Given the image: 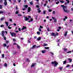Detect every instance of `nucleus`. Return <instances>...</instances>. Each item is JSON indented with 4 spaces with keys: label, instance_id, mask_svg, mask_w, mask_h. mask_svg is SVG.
<instances>
[{
    "label": "nucleus",
    "instance_id": "f257e3e1",
    "mask_svg": "<svg viewBox=\"0 0 73 73\" xmlns=\"http://www.w3.org/2000/svg\"><path fill=\"white\" fill-rule=\"evenodd\" d=\"M61 6L62 7L63 9L64 12H66V13L68 12V9H65V8H67V6H65L64 5H62Z\"/></svg>",
    "mask_w": 73,
    "mask_h": 73
},
{
    "label": "nucleus",
    "instance_id": "f03ea898",
    "mask_svg": "<svg viewBox=\"0 0 73 73\" xmlns=\"http://www.w3.org/2000/svg\"><path fill=\"white\" fill-rule=\"evenodd\" d=\"M51 63L52 65H54V66H55V67H56L57 66V65H58V63L56 61L52 62Z\"/></svg>",
    "mask_w": 73,
    "mask_h": 73
},
{
    "label": "nucleus",
    "instance_id": "7ed1b4c3",
    "mask_svg": "<svg viewBox=\"0 0 73 73\" xmlns=\"http://www.w3.org/2000/svg\"><path fill=\"white\" fill-rule=\"evenodd\" d=\"M10 33L11 34L12 37H13V36L15 37H16V35L15 33H11V32H10Z\"/></svg>",
    "mask_w": 73,
    "mask_h": 73
},
{
    "label": "nucleus",
    "instance_id": "20e7f679",
    "mask_svg": "<svg viewBox=\"0 0 73 73\" xmlns=\"http://www.w3.org/2000/svg\"><path fill=\"white\" fill-rule=\"evenodd\" d=\"M4 4L5 6H6V5H7V0H4Z\"/></svg>",
    "mask_w": 73,
    "mask_h": 73
},
{
    "label": "nucleus",
    "instance_id": "39448f33",
    "mask_svg": "<svg viewBox=\"0 0 73 73\" xmlns=\"http://www.w3.org/2000/svg\"><path fill=\"white\" fill-rule=\"evenodd\" d=\"M52 19L54 20V23H57V19H56L54 18V17H52Z\"/></svg>",
    "mask_w": 73,
    "mask_h": 73
},
{
    "label": "nucleus",
    "instance_id": "423d86ee",
    "mask_svg": "<svg viewBox=\"0 0 73 73\" xmlns=\"http://www.w3.org/2000/svg\"><path fill=\"white\" fill-rule=\"evenodd\" d=\"M25 17V21H28L29 19V18H28V17Z\"/></svg>",
    "mask_w": 73,
    "mask_h": 73
},
{
    "label": "nucleus",
    "instance_id": "0eeeda50",
    "mask_svg": "<svg viewBox=\"0 0 73 73\" xmlns=\"http://www.w3.org/2000/svg\"><path fill=\"white\" fill-rule=\"evenodd\" d=\"M27 29V27L25 26H23L22 28L21 29V30L22 31H24V30H25V29Z\"/></svg>",
    "mask_w": 73,
    "mask_h": 73
},
{
    "label": "nucleus",
    "instance_id": "6e6552de",
    "mask_svg": "<svg viewBox=\"0 0 73 73\" xmlns=\"http://www.w3.org/2000/svg\"><path fill=\"white\" fill-rule=\"evenodd\" d=\"M1 33V35H2L3 37H4V33H5V31H2Z\"/></svg>",
    "mask_w": 73,
    "mask_h": 73
},
{
    "label": "nucleus",
    "instance_id": "1a4fd4ad",
    "mask_svg": "<svg viewBox=\"0 0 73 73\" xmlns=\"http://www.w3.org/2000/svg\"><path fill=\"white\" fill-rule=\"evenodd\" d=\"M46 52V50H42L41 51V52L42 53H43V54H44L45 53V52Z\"/></svg>",
    "mask_w": 73,
    "mask_h": 73
},
{
    "label": "nucleus",
    "instance_id": "9d476101",
    "mask_svg": "<svg viewBox=\"0 0 73 73\" xmlns=\"http://www.w3.org/2000/svg\"><path fill=\"white\" fill-rule=\"evenodd\" d=\"M31 8L30 7H29L28 8V10L27 11L28 12H30V11H31Z\"/></svg>",
    "mask_w": 73,
    "mask_h": 73
},
{
    "label": "nucleus",
    "instance_id": "9b49d317",
    "mask_svg": "<svg viewBox=\"0 0 73 73\" xmlns=\"http://www.w3.org/2000/svg\"><path fill=\"white\" fill-rule=\"evenodd\" d=\"M67 33H68V32H67V31H66V32H65V34H64V36H65V37H66V36H67Z\"/></svg>",
    "mask_w": 73,
    "mask_h": 73
},
{
    "label": "nucleus",
    "instance_id": "f8f14e48",
    "mask_svg": "<svg viewBox=\"0 0 73 73\" xmlns=\"http://www.w3.org/2000/svg\"><path fill=\"white\" fill-rule=\"evenodd\" d=\"M37 11H38V13H40V12H41V10H40V9L39 8H38Z\"/></svg>",
    "mask_w": 73,
    "mask_h": 73
},
{
    "label": "nucleus",
    "instance_id": "ddd939ff",
    "mask_svg": "<svg viewBox=\"0 0 73 73\" xmlns=\"http://www.w3.org/2000/svg\"><path fill=\"white\" fill-rule=\"evenodd\" d=\"M41 37H39L37 38V40L38 41H40V40H41Z\"/></svg>",
    "mask_w": 73,
    "mask_h": 73
},
{
    "label": "nucleus",
    "instance_id": "4468645a",
    "mask_svg": "<svg viewBox=\"0 0 73 73\" xmlns=\"http://www.w3.org/2000/svg\"><path fill=\"white\" fill-rule=\"evenodd\" d=\"M35 64H33L31 66V68H33V67H34L35 66Z\"/></svg>",
    "mask_w": 73,
    "mask_h": 73
},
{
    "label": "nucleus",
    "instance_id": "2eb2a0df",
    "mask_svg": "<svg viewBox=\"0 0 73 73\" xmlns=\"http://www.w3.org/2000/svg\"><path fill=\"white\" fill-rule=\"evenodd\" d=\"M5 23L6 24V25L7 26H8V23L7 21H5Z\"/></svg>",
    "mask_w": 73,
    "mask_h": 73
},
{
    "label": "nucleus",
    "instance_id": "dca6fc26",
    "mask_svg": "<svg viewBox=\"0 0 73 73\" xmlns=\"http://www.w3.org/2000/svg\"><path fill=\"white\" fill-rule=\"evenodd\" d=\"M24 7L25 8H28V5H24Z\"/></svg>",
    "mask_w": 73,
    "mask_h": 73
},
{
    "label": "nucleus",
    "instance_id": "f3484780",
    "mask_svg": "<svg viewBox=\"0 0 73 73\" xmlns=\"http://www.w3.org/2000/svg\"><path fill=\"white\" fill-rule=\"evenodd\" d=\"M59 1L61 3H64V1H62L61 0H60Z\"/></svg>",
    "mask_w": 73,
    "mask_h": 73
},
{
    "label": "nucleus",
    "instance_id": "a211bd4d",
    "mask_svg": "<svg viewBox=\"0 0 73 73\" xmlns=\"http://www.w3.org/2000/svg\"><path fill=\"white\" fill-rule=\"evenodd\" d=\"M44 49H49V47H45Z\"/></svg>",
    "mask_w": 73,
    "mask_h": 73
},
{
    "label": "nucleus",
    "instance_id": "6ab92c4d",
    "mask_svg": "<svg viewBox=\"0 0 73 73\" xmlns=\"http://www.w3.org/2000/svg\"><path fill=\"white\" fill-rule=\"evenodd\" d=\"M17 52L16 51H14L13 52V55H15V54H16L17 53Z\"/></svg>",
    "mask_w": 73,
    "mask_h": 73
},
{
    "label": "nucleus",
    "instance_id": "aec40b11",
    "mask_svg": "<svg viewBox=\"0 0 73 73\" xmlns=\"http://www.w3.org/2000/svg\"><path fill=\"white\" fill-rule=\"evenodd\" d=\"M68 60L70 61V62H72V60L71 58H69L68 59Z\"/></svg>",
    "mask_w": 73,
    "mask_h": 73
},
{
    "label": "nucleus",
    "instance_id": "412c9836",
    "mask_svg": "<svg viewBox=\"0 0 73 73\" xmlns=\"http://www.w3.org/2000/svg\"><path fill=\"white\" fill-rule=\"evenodd\" d=\"M3 6L0 5V9H2L3 8Z\"/></svg>",
    "mask_w": 73,
    "mask_h": 73
},
{
    "label": "nucleus",
    "instance_id": "4be33fe9",
    "mask_svg": "<svg viewBox=\"0 0 73 73\" xmlns=\"http://www.w3.org/2000/svg\"><path fill=\"white\" fill-rule=\"evenodd\" d=\"M51 35L52 36H54V35H55V33H52Z\"/></svg>",
    "mask_w": 73,
    "mask_h": 73
},
{
    "label": "nucleus",
    "instance_id": "5701e85b",
    "mask_svg": "<svg viewBox=\"0 0 73 73\" xmlns=\"http://www.w3.org/2000/svg\"><path fill=\"white\" fill-rule=\"evenodd\" d=\"M66 63V60H65L63 62V64H65Z\"/></svg>",
    "mask_w": 73,
    "mask_h": 73
},
{
    "label": "nucleus",
    "instance_id": "b1692460",
    "mask_svg": "<svg viewBox=\"0 0 73 73\" xmlns=\"http://www.w3.org/2000/svg\"><path fill=\"white\" fill-rule=\"evenodd\" d=\"M37 33L38 35H40V33L39 32V31H38L37 32Z\"/></svg>",
    "mask_w": 73,
    "mask_h": 73
},
{
    "label": "nucleus",
    "instance_id": "393cba45",
    "mask_svg": "<svg viewBox=\"0 0 73 73\" xmlns=\"http://www.w3.org/2000/svg\"><path fill=\"white\" fill-rule=\"evenodd\" d=\"M17 48L18 49H20V47L18 45H17Z\"/></svg>",
    "mask_w": 73,
    "mask_h": 73
},
{
    "label": "nucleus",
    "instance_id": "a878e982",
    "mask_svg": "<svg viewBox=\"0 0 73 73\" xmlns=\"http://www.w3.org/2000/svg\"><path fill=\"white\" fill-rule=\"evenodd\" d=\"M18 13H19V11H16L15 13V14H18Z\"/></svg>",
    "mask_w": 73,
    "mask_h": 73
},
{
    "label": "nucleus",
    "instance_id": "bb28decb",
    "mask_svg": "<svg viewBox=\"0 0 73 73\" xmlns=\"http://www.w3.org/2000/svg\"><path fill=\"white\" fill-rule=\"evenodd\" d=\"M46 12V10H45L43 11V13L44 15H45V13Z\"/></svg>",
    "mask_w": 73,
    "mask_h": 73
},
{
    "label": "nucleus",
    "instance_id": "cd10ccee",
    "mask_svg": "<svg viewBox=\"0 0 73 73\" xmlns=\"http://www.w3.org/2000/svg\"><path fill=\"white\" fill-rule=\"evenodd\" d=\"M3 45V46H4V47H5V46H7V44H4Z\"/></svg>",
    "mask_w": 73,
    "mask_h": 73
},
{
    "label": "nucleus",
    "instance_id": "c85d7f7f",
    "mask_svg": "<svg viewBox=\"0 0 73 73\" xmlns=\"http://www.w3.org/2000/svg\"><path fill=\"white\" fill-rule=\"evenodd\" d=\"M47 45H48V44H43V46H47Z\"/></svg>",
    "mask_w": 73,
    "mask_h": 73
},
{
    "label": "nucleus",
    "instance_id": "c756f323",
    "mask_svg": "<svg viewBox=\"0 0 73 73\" xmlns=\"http://www.w3.org/2000/svg\"><path fill=\"white\" fill-rule=\"evenodd\" d=\"M18 16L19 17L22 16V15L20 14H19L18 15Z\"/></svg>",
    "mask_w": 73,
    "mask_h": 73
},
{
    "label": "nucleus",
    "instance_id": "7c9ffc66",
    "mask_svg": "<svg viewBox=\"0 0 73 73\" xmlns=\"http://www.w3.org/2000/svg\"><path fill=\"white\" fill-rule=\"evenodd\" d=\"M4 13V12L3 11H0V14L1 13Z\"/></svg>",
    "mask_w": 73,
    "mask_h": 73
},
{
    "label": "nucleus",
    "instance_id": "2f4dec72",
    "mask_svg": "<svg viewBox=\"0 0 73 73\" xmlns=\"http://www.w3.org/2000/svg\"><path fill=\"white\" fill-rule=\"evenodd\" d=\"M4 66L6 67V66H7V64L6 63L5 64H4Z\"/></svg>",
    "mask_w": 73,
    "mask_h": 73
},
{
    "label": "nucleus",
    "instance_id": "473e14b6",
    "mask_svg": "<svg viewBox=\"0 0 73 73\" xmlns=\"http://www.w3.org/2000/svg\"><path fill=\"white\" fill-rule=\"evenodd\" d=\"M72 52V51H68L67 53H71Z\"/></svg>",
    "mask_w": 73,
    "mask_h": 73
},
{
    "label": "nucleus",
    "instance_id": "72a5a7b5",
    "mask_svg": "<svg viewBox=\"0 0 73 73\" xmlns=\"http://www.w3.org/2000/svg\"><path fill=\"white\" fill-rule=\"evenodd\" d=\"M2 58H3L4 57V54H3L2 55Z\"/></svg>",
    "mask_w": 73,
    "mask_h": 73
},
{
    "label": "nucleus",
    "instance_id": "f704fd0d",
    "mask_svg": "<svg viewBox=\"0 0 73 73\" xmlns=\"http://www.w3.org/2000/svg\"><path fill=\"white\" fill-rule=\"evenodd\" d=\"M64 51H67V50H68V49L67 48H64Z\"/></svg>",
    "mask_w": 73,
    "mask_h": 73
},
{
    "label": "nucleus",
    "instance_id": "c9c22d12",
    "mask_svg": "<svg viewBox=\"0 0 73 73\" xmlns=\"http://www.w3.org/2000/svg\"><path fill=\"white\" fill-rule=\"evenodd\" d=\"M66 1L67 2V3H70L69 1L68 0H66Z\"/></svg>",
    "mask_w": 73,
    "mask_h": 73
},
{
    "label": "nucleus",
    "instance_id": "e433bc0d",
    "mask_svg": "<svg viewBox=\"0 0 73 73\" xmlns=\"http://www.w3.org/2000/svg\"><path fill=\"white\" fill-rule=\"evenodd\" d=\"M27 61H28V62H30V60H29V59H27Z\"/></svg>",
    "mask_w": 73,
    "mask_h": 73
},
{
    "label": "nucleus",
    "instance_id": "4c0bfd02",
    "mask_svg": "<svg viewBox=\"0 0 73 73\" xmlns=\"http://www.w3.org/2000/svg\"><path fill=\"white\" fill-rule=\"evenodd\" d=\"M8 28L9 29H11L12 28V27H10L9 26H8Z\"/></svg>",
    "mask_w": 73,
    "mask_h": 73
},
{
    "label": "nucleus",
    "instance_id": "58836bf2",
    "mask_svg": "<svg viewBox=\"0 0 73 73\" xmlns=\"http://www.w3.org/2000/svg\"><path fill=\"white\" fill-rule=\"evenodd\" d=\"M30 4H31V5H33V2H31L30 3Z\"/></svg>",
    "mask_w": 73,
    "mask_h": 73
},
{
    "label": "nucleus",
    "instance_id": "ea45409f",
    "mask_svg": "<svg viewBox=\"0 0 73 73\" xmlns=\"http://www.w3.org/2000/svg\"><path fill=\"white\" fill-rule=\"evenodd\" d=\"M0 27H4V26L3 25H1Z\"/></svg>",
    "mask_w": 73,
    "mask_h": 73
},
{
    "label": "nucleus",
    "instance_id": "a19ab883",
    "mask_svg": "<svg viewBox=\"0 0 73 73\" xmlns=\"http://www.w3.org/2000/svg\"><path fill=\"white\" fill-rule=\"evenodd\" d=\"M3 37L4 39L5 40H6V37L4 36Z\"/></svg>",
    "mask_w": 73,
    "mask_h": 73
},
{
    "label": "nucleus",
    "instance_id": "79ce46f5",
    "mask_svg": "<svg viewBox=\"0 0 73 73\" xmlns=\"http://www.w3.org/2000/svg\"><path fill=\"white\" fill-rule=\"evenodd\" d=\"M31 21H33V18H31L30 20Z\"/></svg>",
    "mask_w": 73,
    "mask_h": 73
},
{
    "label": "nucleus",
    "instance_id": "37998d69",
    "mask_svg": "<svg viewBox=\"0 0 73 73\" xmlns=\"http://www.w3.org/2000/svg\"><path fill=\"white\" fill-rule=\"evenodd\" d=\"M38 30H39V32H41V29H40V28H39Z\"/></svg>",
    "mask_w": 73,
    "mask_h": 73
},
{
    "label": "nucleus",
    "instance_id": "c03bdc74",
    "mask_svg": "<svg viewBox=\"0 0 73 73\" xmlns=\"http://www.w3.org/2000/svg\"><path fill=\"white\" fill-rule=\"evenodd\" d=\"M69 66H70V65L68 64V65L66 66V67H67V68H68V67H69Z\"/></svg>",
    "mask_w": 73,
    "mask_h": 73
},
{
    "label": "nucleus",
    "instance_id": "a18cd8bd",
    "mask_svg": "<svg viewBox=\"0 0 73 73\" xmlns=\"http://www.w3.org/2000/svg\"><path fill=\"white\" fill-rule=\"evenodd\" d=\"M50 53L51 54H52V55H53V53L52 52H50Z\"/></svg>",
    "mask_w": 73,
    "mask_h": 73
},
{
    "label": "nucleus",
    "instance_id": "49530a36",
    "mask_svg": "<svg viewBox=\"0 0 73 73\" xmlns=\"http://www.w3.org/2000/svg\"><path fill=\"white\" fill-rule=\"evenodd\" d=\"M9 20V21H10L11 22H12V20L11 19H10Z\"/></svg>",
    "mask_w": 73,
    "mask_h": 73
},
{
    "label": "nucleus",
    "instance_id": "de8ad7c7",
    "mask_svg": "<svg viewBox=\"0 0 73 73\" xmlns=\"http://www.w3.org/2000/svg\"><path fill=\"white\" fill-rule=\"evenodd\" d=\"M18 30L19 31H21V29L20 28H19Z\"/></svg>",
    "mask_w": 73,
    "mask_h": 73
},
{
    "label": "nucleus",
    "instance_id": "09e8293b",
    "mask_svg": "<svg viewBox=\"0 0 73 73\" xmlns=\"http://www.w3.org/2000/svg\"><path fill=\"white\" fill-rule=\"evenodd\" d=\"M58 35V33H56V35H55V36H57V35Z\"/></svg>",
    "mask_w": 73,
    "mask_h": 73
},
{
    "label": "nucleus",
    "instance_id": "8fccbe9b",
    "mask_svg": "<svg viewBox=\"0 0 73 73\" xmlns=\"http://www.w3.org/2000/svg\"><path fill=\"white\" fill-rule=\"evenodd\" d=\"M52 9H50L48 10V11H49V12H52Z\"/></svg>",
    "mask_w": 73,
    "mask_h": 73
},
{
    "label": "nucleus",
    "instance_id": "3c124183",
    "mask_svg": "<svg viewBox=\"0 0 73 73\" xmlns=\"http://www.w3.org/2000/svg\"><path fill=\"white\" fill-rule=\"evenodd\" d=\"M40 28H41L42 29V28H43V27L41 26H40Z\"/></svg>",
    "mask_w": 73,
    "mask_h": 73
},
{
    "label": "nucleus",
    "instance_id": "603ef678",
    "mask_svg": "<svg viewBox=\"0 0 73 73\" xmlns=\"http://www.w3.org/2000/svg\"><path fill=\"white\" fill-rule=\"evenodd\" d=\"M61 70H62V67H60L59 68Z\"/></svg>",
    "mask_w": 73,
    "mask_h": 73
},
{
    "label": "nucleus",
    "instance_id": "864d4df0",
    "mask_svg": "<svg viewBox=\"0 0 73 73\" xmlns=\"http://www.w3.org/2000/svg\"><path fill=\"white\" fill-rule=\"evenodd\" d=\"M6 42L7 44H8V43H9V41H6Z\"/></svg>",
    "mask_w": 73,
    "mask_h": 73
},
{
    "label": "nucleus",
    "instance_id": "5fc2aeb1",
    "mask_svg": "<svg viewBox=\"0 0 73 73\" xmlns=\"http://www.w3.org/2000/svg\"><path fill=\"white\" fill-rule=\"evenodd\" d=\"M13 41H16V39H15V38H14L13 39Z\"/></svg>",
    "mask_w": 73,
    "mask_h": 73
},
{
    "label": "nucleus",
    "instance_id": "6e6d98bb",
    "mask_svg": "<svg viewBox=\"0 0 73 73\" xmlns=\"http://www.w3.org/2000/svg\"><path fill=\"white\" fill-rule=\"evenodd\" d=\"M59 1H58V2H56V4H59Z\"/></svg>",
    "mask_w": 73,
    "mask_h": 73
},
{
    "label": "nucleus",
    "instance_id": "4d7b16f0",
    "mask_svg": "<svg viewBox=\"0 0 73 73\" xmlns=\"http://www.w3.org/2000/svg\"><path fill=\"white\" fill-rule=\"evenodd\" d=\"M46 3H45L44 4V7H45V6H46Z\"/></svg>",
    "mask_w": 73,
    "mask_h": 73
},
{
    "label": "nucleus",
    "instance_id": "13d9d810",
    "mask_svg": "<svg viewBox=\"0 0 73 73\" xmlns=\"http://www.w3.org/2000/svg\"><path fill=\"white\" fill-rule=\"evenodd\" d=\"M13 25H14V26H16V24L15 23H13Z\"/></svg>",
    "mask_w": 73,
    "mask_h": 73
},
{
    "label": "nucleus",
    "instance_id": "bf43d9fd",
    "mask_svg": "<svg viewBox=\"0 0 73 73\" xmlns=\"http://www.w3.org/2000/svg\"><path fill=\"white\" fill-rule=\"evenodd\" d=\"M54 14H55V11H53V12H52Z\"/></svg>",
    "mask_w": 73,
    "mask_h": 73
},
{
    "label": "nucleus",
    "instance_id": "052dcab7",
    "mask_svg": "<svg viewBox=\"0 0 73 73\" xmlns=\"http://www.w3.org/2000/svg\"><path fill=\"white\" fill-rule=\"evenodd\" d=\"M36 7H37V8H39V6H38V5H36Z\"/></svg>",
    "mask_w": 73,
    "mask_h": 73
},
{
    "label": "nucleus",
    "instance_id": "680f3d73",
    "mask_svg": "<svg viewBox=\"0 0 73 73\" xmlns=\"http://www.w3.org/2000/svg\"><path fill=\"white\" fill-rule=\"evenodd\" d=\"M18 9V7H16V10H17Z\"/></svg>",
    "mask_w": 73,
    "mask_h": 73
},
{
    "label": "nucleus",
    "instance_id": "e2e57ef3",
    "mask_svg": "<svg viewBox=\"0 0 73 73\" xmlns=\"http://www.w3.org/2000/svg\"><path fill=\"white\" fill-rule=\"evenodd\" d=\"M71 10L72 11H73V8H71Z\"/></svg>",
    "mask_w": 73,
    "mask_h": 73
},
{
    "label": "nucleus",
    "instance_id": "0e129e2a",
    "mask_svg": "<svg viewBox=\"0 0 73 73\" xmlns=\"http://www.w3.org/2000/svg\"><path fill=\"white\" fill-rule=\"evenodd\" d=\"M19 3H20L21 0H18Z\"/></svg>",
    "mask_w": 73,
    "mask_h": 73
},
{
    "label": "nucleus",
    "instance_id": "69168bd1",
    "mask_svg": "<svg viewBox=\"0 0 73 73\" xmlns=\"http://www.w3.org/2000/svg\"><path fill=\"white\" fill-rule=\"evenodd\" d=\"M35 46H36V45H34V46H33V48H35Z\"/></svg>",
    "mask_w": 73,
    "mask_h": 73
},
{
    "label": "nucleus",
    "instance_id": "338daca9",
    "mask_svg": "<svg viewBox=\"0 0 73 73\" xmlns=\"http://www.w3.org/2000/svg\"><path fill=\"white\" fill-rule=\"evenodd\" d=\"M47 29L48 30V31H50V30H49V28H48Z\"/></svg>",
    "mask_w": 73,
    "mask_h": 73
},
{
    "label": "nucleus",
    "instance_id": "774afa93",
    "mask_svg": "<svg viewBox=\"0 0 73 73\" xmlns=\"http://www.w3.org/2000/svg\"><path fill=\"white\" fill-rule=\"evenodd\" d=\"M4 20V18H1V20L2 21V20Z\"/></svg>",
    "mask_w": 73,
    "mask_h": 73
}]
</instances>
